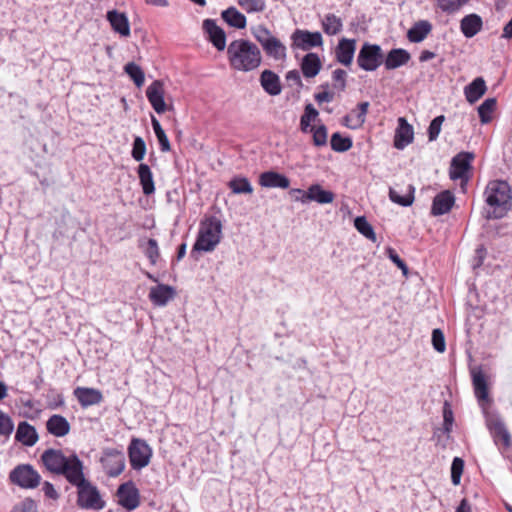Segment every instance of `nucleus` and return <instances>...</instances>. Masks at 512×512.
<instances>
[{
	"label": "nucleus",
	"instance_id": "nucleus-1",
	"mask_svg": "<svg viewBox=\"0 0 512 512\" xmlns=\"http://www.w3.org/2000/svg\"><path fill=\"white\" fill-rule=\"evenodd\" d=\"M227 57L230 67L240 72L256 70L262 63L261 50L247 39L233 40L227 47Z\"/></svg>",
	"mask_w": 512,
	"mask_h": 512
},
{
	"label": "nucleus",
	"instance_id": "nucleus-2",
	"mask_svg": "<svg viewBox=\"0 0 512 512\" xmlns=\"http://www.w3.org/2000/svg\"><path fill=\"white\" fill-rule=\"evenodd\" d=\"M41 461L45 468L56 475L64 476L70 483L84 470L83 462L75 453L66 456L62 450L47 449L41 455Z\"/></svg>",
	"mask_w": 512,
	"mask_h": 512
},
{
	"label": "nucleus",
	"instance_id": "nucleus-3",
	"mask_svg": "<svg viewBox=\"0 0 512 512\" xmlns=\"http://www.w3.org/2000/svg\"><path fill=\"white\" fill-rule=\"evenodd\" d=\"M485 202L490 210L488 219L503 218L511 209L512 193L509 184L503 180L490 181L484 191Z\"/></svg>",
	"mask_w": 512,
	"mask_h": 512
},
{
	"label": "nucleus",
	"instance_id": "nucleus-4",
	"mask_svg": "<svg viewBox=\"0 0 512 512\" xmlns=\"http://www.w3.org/2000/svg\"><path fill=\"white\" fill-rule=\"evenodd\" d=\"M222 236V223L215 217L210 216L200 223L198 237L193 249L210 252L218 245Z\"/></svg>",
	"mask_w": 512,
	"mask_h": 512
},
{
	"label": "nucleus",
	"instance_id": "nucleus-5",
	"mask_svg": "<svg viewBox=\"0 0 512 512\" xmlns=\"http://www.w3.org/2000/svg\"><path fill=\"white\" fill-rule=\"evenodd\" d=\"M70 484L77 488V503L80 507L91 510L104 508L105 501L101 498L97 487L85 478L84 470Z\"/></svg>",
	"mask_w": 512,
	"mask_h": 512
},
{
	"label": "nucleus",
	"instance_id": "nucleus-6",
	"mask_svg": "<svg viewBox=\"0 0 512 512\" xmlns=\"http://www.w3.org/2000/svg\"><path fill=\"white\" fill-rule=\"evenodd\" d=\"M10 481L24 489H34L41 482L40 474L29 464L16 466L9 475Z\"/></svg>",
	"mask_w": 512,
	"mask_h": 512
},
{
	"label": "nucleus",
	"instance_id": "nucleus-7",
	"mask_svg": "<svg viewBox=\"0 0 512 512\" xmlns=\"http://www.w3.org/2000/svg\"><path fill=\"white\" fill-rule=\"evenodd\" d=\"M383 62L382 49L377 44L365 42L357 56V64L364 71H375Z\"/></svg>",
	"mask_w": 512,
	"mask_h": 512
},
{
	"label": "nucleus",
	"instance_id": "nucleus-8",
	"mask_svg": "<svg viewBox=\"0 0 512 512\" xmlns=\"http://www.w3.org/2000/svg\"><path fill=\"white\" fill-rule=\"evenodd\" d=\"M474 154L471 152H460L455 155L450 164L449 176L452 180H460L461 184H466L469 180V171L472 169L471 162Z\"/></svg>",
	"mask_w": 512,
	"mask_h": 512
},
{
	"label": "nucleus",
	"instance_id": "nucleus-9",
	"mask_svg": "<svg viewBox=\"0 0 512 512\" xmlns=\"http://www.w3.org/2000/svg\"><path fill=\"white\" fill-rule=\"evenodd\" d=\"M129 460L131 467L135 470H141L150 463L152 450L150 446L142 439H132L129 447Z\"/></svg>",
	"mask_w": 512,
	"mask_h": 512
},
{
	"label": "nucleus",
	"instance_id": "nucleus-10",
	"mask_svg": "<svg viewBox=\"0 0 512 512\" xmlns=\"http://www.w3.org/2000/svg\"><path fill=\"white\" fill-rule=\"evenodd\" d=\"M100 462L109 477H117L125 468V455L122 450L107 448L103 451Z\"/></svg>",
	"mask_w": 512,
	"mask_h": 512
},
{
	"label": "nucleus",
	"instance_id": "nucleus-11",
	"mask_svg": "<svg viewBox=\"0 0 512 512\" xmlns=\"http://www.w3.org/2000/svg\"><path fill=\"white\" fill-rule=\"evenodd\" d=\"M293 46L301 50H309L313 47H319L323 44V38L320 32H310L308 30L297 29L292 34Z\"/></svg>",
	"mask_w": 512,
	"mask_h": 512
},
{
	"label": "nucleus",
	"instance_id": "nucleus-12",
	"mask_svg": "<svg viewBox=\"0 0 512 512\" xmlns=\"http://www.w3.org/2000/svg\"><path fill=\"white\" fill-rule=\"evenodd\" d=\"M165 90L162 81H153L146 89V96L156 113L162 114L168 110L164 100Z\"/></svg>",
	"mask_w": 512,
	"mask_h": 512
},
{
	"label": "nucleus",
	"instance_id": "nucleus-13",
	"mask_svg": "<svg viewBox=\"0 0 512 512\" xmlns=\"http://www.w3.org/2000/svg\"><path fill=\"white\" fill-rule=\"evenodd\" d=\"M117 495L120 505L128 511H132L139 506V491L132 482L120 485Z\"/></svg>",
	"mask_w": 512,
	"mask_h": 512
},
{
	"label": "nucleus",
	"instance_id": "nucleus-14",
	"mask_svg": "<svg viewBox=\"0 0 512 512\" xmlns=\"http://www.w3.org/2000/svg\"><path fill=\"white\" fill-rule=\"evenodd\" d=\"M355 50L356 40L347 38L340 39L335 49L337 61L344 66H350L354 58Z\"/></svg>",
	"mask_w": 512,
	"mask_h": 512
},
{
	"label": "nucleus",
	"instance_id": "nucleus-15",
	"mask_svg": "<svg viewBox=\"0 0 512 512\" xmlns=\"http://www.w3.org/2000/svg\"><path fill=\"white\" fill-rule=\"evenodd\" d=\"M414 139L413 127L404 117L398 119V127L395 131L394 146L397 149H404Z\"/></svg>",
	"mask_w": 512,
	"mask_h": 512
},
{
	"label": "nucleus",
	"instance_id": "nucleus-16",
	"mask_svg": "<svg viewBox=\"0 0 512 512\" xmlns=\"http://www.w3.org/2000/svg\"><path fill=\"white\" fill-rule=\"evenodd\" d=\"M455 203V197L449 190H444L438 193L432 203L431 214L433 216H440L450 212Z\"/></svg>",
	"mask_w": 512,
	"mask_h": 512
},
{
	"label": "nucleus",
	"instance_id": "nucleus-17",
	"mask_svg": "<svg viewBox=\"0 0 512 512\" xmlns=\"http://www.w3.org/2000/svg\"><path fill=\"white\" fill-rule=\"evenodd\" d=\"M176 295V291L172 286L166 284H158L151 287L149 291V299L155 306H165Z\"/></svg>",
	"mask_w": 512,
	"mask_h": 512
},
{
	"label": "nucleus",
	"instance_id": "nucleus-18",
	"mask_svg": "<svg viewBox=\"0 0 512 512\" xmlns=\"http://www.w3.org/2000/svg\"><path fill=\"white\" fill-rule=\"evenodd\" d=\"M203 28L208 34L209 40L218 51H223L226 47V34L214 20L206 19L203 22Z\"/></svg>",
	"mask_w": 512,
	"mask_h": 512
},
{
	"label": "nucleus",
	"instance_id": "nucleus-19",
	"mask_svg": "<svg viewBox=\"0 0 512 512\" xmlns=\"http://www.w3.org/2000/svg\"><path fill=\"white\" fill-rule=\"evenodd\" d=\"M258 182L263 188L287 189L290 186L288 177L272 170L261 173Z\"/></svg>",
	"mask_w": 512,
	"mask_h": 512
},
{
	"label": "nucleus",
	"instance_id": "nucleus-20",
	"mask_svg": "<svg viewBox=\"0 0 512 512\" xmlns=\"http://www.w3.org/2000/svg\"><path fill=\"white\" fill-rule=\"evenodd\" d=\"M369 102H361L358 104L357 109L352 110L349 114L343 117V125L350 129H358L363 126L366 121V114L369 108Z\"/></svg>",
	"mask_w": 512,
	"mask_h": 512
},
{
	"label": "nucleus",
	"instance_id": "nucleus-21",
	"mask_svg": "<svg viewBox=\"0 0 512 512\" xmlns=\"http://www.w3.org/2000/svg\"><path fill=\"white\" fill-rule=\"evenodd\" d=\"M74 396L84 408L99 404L103 400L101 391L95 388L77 387Z\"/></svg>",
	"mask_w": 512,
	"mask_h": 512
},
{
	"label": "nucleus",
	"instance_id": "nucleus-22",
	"mask_svg": "<svg viewBox=\"0 0 512 512\" xmlns=\"http://www.w3.org/2000/svg\"><path fill=\"white\" fill-rule=\"evenodd\" d=\"M259 80L261 87L267 94L277 96L281 93L282 86L280 78L275 72L266 69L262 71Z\"/></svg>",
	"mask_w": 512,
	"mask_h": 512
},
{
	"label": "nucleus",
	"instance_id": "nucleus-23",
	"mask_svg": "<svg viewBox=\"0 0 512 512\" xmlns=\"http://www.w3.org/2000/svg\"><path fill=\"white\" fill-rule=\"evenodd\" d=\"M304 198L305 199H301L302 203L315 201L319 204H329L333 202L335 195L329 190H324L321 185L313 184L308 188Z\"/></svg>",
	"mask_w": 512,
	"mask_h": 512
},
{
	"label": "nucleus",
	"instance_id": "nucleus-24",
	"mask_svg": "<svg viewBox=\"0 0 512 512\" xmlns=\"http://www.w3.org/2000/svg\"><path fill=\"white\" fill-rule=\"evenodd\" d=\"M410 59L411 55L407 50L394 48L387 53L384 59V65L387 70H394L406 65Z\"/></svg>",
	"mask_w": 512,
	"mask_h": 512
},
{
	"label": "nucleus",
	"instance_id": "nucleus-25",
	"mask_svg": "<svg viewBox=\"0 0 512 512\" xmlns=\"http://www.w3.org/2000/svg\"><path fill=\"white\" fill-rule=\"evenodd\" d=\"M107 20L109 21L112 29L123 37L130 35V24L127 16L117 10L107 12Z\"/></svg>",
	"mask_w": 512,
	"mask_h": 512
},
{
	"label": "nucleus",
	"instance_id": "nucleus-26",
	"mask_svg": "<svg viewBox=\"0 0 512 512\" xmlns=\"http://www.w3.org/2000/svg\"><path fill=\"white\" fill-rule=\"evenodd\" d=\"M15 439L25 446H33L38 440L36 429L26 421L18 424Z\"/></svg>",
	"mask_w": 512,
	"mask_h": 512
},
{
	"label": "nucleus",
	"instance_id": "nucleus-27",
	"mask_svg": "<svg viewBox=\"0 0 512 512\" xmlns=\"http://www.w3.org/2000/svg\"><path fill=\"white\" fill-rule=\"evenodd\" d=\"M47 431L55 437H63L70 431V424L61 415L54 414L46 422Z\"/></svg>",
	"mask_w": 512,
	"mask_h": 512
},
{
	"label": "nucleus",
	"instance_id": "nucleus-28",
	"mask_svg": "<svg viewBox=\"0 0 512 512\" xmlns=\"http://www.w3.org/2000/svg\"><path fill=\"white\" fill-rule=\"evenodd\" d=\"M483 26L482 18L477 14L466 15L460 22V29L467 38L474 37L481 31Z\"/></svg>",
	"mask_w": 512,
	"mask_h": 512
},
{
	"label": "nucleus",
	"instance_id": "nucleus-29",
	"mask_svg": "<svg viewBox=\"0 0 512 512\" xmlns=\"http://www.w3.org/2000/svg\"><path fill=\"white\" fill-rule=\"evenodd\" d=\"M472 382L474 387V393L479 402L488 401L489 391L487 380L484 373L481 370L472 371Z\"/></svg>",
	"mask_w": 512,
	"mask_h": 512
},
{
	"label": "nucleus",
	"instance_id": "nucleus-30",
	"mask_svg": "<svg viewBox=\"0 0 512 512\" xmlns=\"http://www.w3.org/2000/svg\"><path fill=\"white\" fill-rule=\"evenodd\" d=\"M487 87L482 77L475 78L464 88L466 100L473 104L478 101L486 92Z\"/></svg>",
	"mask_w": 512,
	"mask_h": 512
},
{
	"label": "nucleus",
	"instance_id": "nucleus-31",
	"mask_svg": "<svg viewBox=\"0 0 512 512\" xmlns=\"http://www.w3.org/2000/svg\"><path fill=\"white\" fill-rule=\"evenodd\" d=\"M432 30V25L427 20L416 22L407 32V38L412 43L422 42Z\"/></svg>",
	"mask_w": 512,
	"mask_h": 512
},
{
	"label": "nucleus",
	"instance_id": "nucleus-32",
	"mask_svg": "<svg viewBox=\"0 0 512 512\" xmlns=\"http://www.w3.org/2000/svg\"><path fill=\"white\" fill-rule=\"evenodd\" d=\"M321 69V61L316 53H308L303 57L301 71L306 78L315 77Z\"/></svg>",
	"mask_w": 512,
	"mask_h": 512
},
{
	"label": "nucleus",
	"instance_id": "nucleus-33",
	"mask_svg": "<svg viewBox=\"0 0 512 512\" xmlns=\"http://www.w3.org/2000/svg\"><path fill=\"white\" fill-rule=\"evenodd\" d=\"M262 48L266 55L274 60H283L286 57L285 45L275 36L268 39L264 45H262Z\"/></svg>",
	"mask_w": 512,
	"mask_h": 512
},
{
	"label": "nucleus",
	"instance_id": "nucleus-34",
	"mask_svg": "<svg viewBox=\"0 0 512 512\" xmlns=\"http://www.w3.org/2000/svg\"><path fill=\"white\" fill-rule=\"evenodd\" d=\"M137 172L143 193L146 196L153 194L155 191V185L150 167L147 164L141 163L138 166Z\"/></svg>",
	"mask_w": 512,
	"mask_h": 512
},
{
	"label": "nucleus",
	"instance_id": "nucleus-35",
	"mask_svg": "<svg viewBox=\"0 0 512 512\" xmlns=\"http://www.w3.org/2000/svg\"><path fill=\"white\" fill-rule=\"evenodd\" d=\"M223 20L231 27L243 29L246 27V17L234 7H229L221 14Z\"/></svg>",
	"mask_w": 512,
	"mask_h": 512
},
{
	"label": "nucleus",
	"instance_id": "nucleus-36",
	"mask_svg": "<svg viewBox=\"0 0 512 512\" xmlns=\"http://www.w3.org/2000/svg\"><path fill=\"white\" fill-rule=\"evenodd\" d=\"M414 192L415 188L412 185H408L406 188V192L402 195L396 189H389V198L392 202L408 207L411 206L414 201Z\"/></svg>",
	"mask_w": 512,
	"mask_h": 512
},
{
	"label": "nucleus",
	"instance_id": "nucleus-37",
	"mask_svg": "<svg viewBox=\"0 0 512 512\" xmlns=\"http://www.w3.org/2000/svg\"><path fill=\"white\" fill-rule=\"evenodd\" d=\"M322 28L327 35H336L341 32L343 28V22L341 18L335 14L329 13L325 15L324 19L322 20Z\"/></svg>",
	"mask_w": 512,
	"mask_h": 512
},
{
	"label": "nucleus",
	"instance_id": "nucleus-38",
	"mask_svg": "<svg viewBox=\"0 0 512 512\" xmlns=\"http://www.w3.org/2000/svg\"><path fill=\"white\" fill-rule=\"evenodd\" d=\"M497 101L495 98H487L478 107V114L482 124H487L492 120V114L496 109Z\"/></svg>",
	"mask_w": 512,
	"mask_h": 512
},
{
	"label": "nucleus",
	"instance_id": "nucleus-39",
	"mask_svg": "<svg viewBox=\"0 0 512 512\" xmlns=\"http://www.w3.org/2000/svg\"><path fill=\"white\" fill-rule=\"evenodd\" d=\"M234 194H251L253 187L246 177H235L228 183Z\"/></svg>",
	"mask_w": 512,
	"mask_h": 512
},
{
	"label": "nucleus",
	"instance_id": "nucleus-40",
	"mask_svg": "<svg viewBox=\"0 0 512 512\" xmlns=\"http://www.w3.org/2000/svg\"><path fill=\"white\" fill-rule=\"evenodd\" d=\"M151 124H152L153 130L155 132V135L158 139V142L160 144L161 151H163V152L170 151L171 145H170L169 139H168L165 131L163 130L160 122L154 116H151Z\"/></svg>",
	"mask_w": 512,
	"mask_h": 512
},
{
	"label": "nucleus",
	"instance_id": "nucleus-41",
	"mask_svg": "<svg viewBox=\"0 0 512 512\" xmlns=\"http://www.w3.org/2000/svg\"><path fill=\"white\" fill-rule=\"evenodd\" d=\"M354 226L358 232L365 236L367 239L376 242L377 238L374 229L364 216L356 217L354 220Z\"/></svg>",
	"mask_w": 512,
	"mask_h": 512
},
{
	"label": "nucleus",
	"instance_id": "nucleus-42",
	"mask_svg": "<svg viewBox=\"0 0 512 512\" xmlns=\"http://www.w3.org/2000/svg\"><path fill=\"white\" fill-rule=\"evenodd\" d=\"M352 140L349 137H343L340 133H333L330 140L332 150L336 152H345L352 147Z\"/></svg>",
	"mask_w": 512,
	"mask_h": 512
},
{
	"label": "nucleus",
	"instance_id": "nucleus-43",
	"mask_svg": "<svg viewBox=\"0 0 512 512\" xmlns=\"http://www.w3.org/2000/svg\"><path fill=\"white\" fill-rule=\"evenodd\" d=\"M125 72L134 81L137 87H141L145 81V75L141 67L134 62H129L124 67Z\"/></svg>",
	"mask_w": 512,
	"mask_h": 512
},
{
	"label": "nucleus",
	"instance_id": "nucleus-44",
	"mask_svg": "<svg viewBox=\"0 0 512 512\" xmlns=\"http://www.w3.org/2000/svg\"><path fill=\"white\" fill-rule=\"evenodd\" d=\"M238 5L248 14L262 13L266 9L265 0H237Z\"/></svg>",
	"mask_w": 512,
	"mask_h": 512
},
{
	"label": "nucleus",
	"instance_id": "nucleus-45",
	"mask_svg": "<svg viewBox=\"0 0 512 512\" xmlns=\"http://www.w3.org/2000/svg\"><path fill=\"white\" fill-rule=\"evenodd\" d=\"M318 116V111L313 107L312 104H307L305 106L304 114L301 116L300 119V128L301 131L304 133H307L310 131L311 128V121L315 120V118Z\"/></svg>",
	"mask_w": 512,
	"mask_h": 512
},
{
	"label": "nucleus",
	"instance_id": "nucleus-46",
	"mask_svg": "<svg viewBox=\"0 0 512 512\" xmlns=\"http://www.w3.org/2000/svg\"><path fill=\"white\" fill-rule=\"evenodd\" d=\"M490 429L493 431L495 436L503 442L505 446L510 445L511 437L502 421L495 420L491 422Z\"/></svg>",
	"mask_w": 512,
	"mask_h": 512
},
{
	"label": "nucleus",
	"instance_id": "nucleus-47",
	"mask_svg": "<svg viewBox=\"0 0 512 512\" xmlns=\"http://www.w3.org/2000/svg\"><path fill=\"white\" fill-rule=\"evenodd\" d=\"M438 7L447 13H454L458 11L468 0H436Z\"/></svg>",
	"mask_w": 512,
	"mask_h": 512
},
{
	"label": "nucleus",
	"instance_id": "nucleus-48",
	"mask_svg": "<svg viewBox=\"0 0 512 512\" xmlns=\"http://www.w3.org/2000/svg\"><path fill=\"white\" fill-rule=\"evenodd\" d=\"M251 34L253 37L260 43V45H264V43L273 37L271 31L264 25H257L251 28Z\"/></svg>",
	"mask_w": 512,
	"mask_h": 512
},
{
	"label": "nucleus",
	"instance_id": "nucleus-49",
	"mask_svg": "<svg viewBox=\"0 0 512 512\" xmlns=\"http://www.w3.org/2000/svg\"><path fill=\"white\" fill-rule=\"evenodd\" d=\"M144 253L152 265L157 263L160 253L157 241L155 239L150 238L147 241Z\"/></svg>",
	"mask_w": 512,
	"mask_h": 512
},
{
	"label": "nucleus",
	"instance_id": "nucleus-50",
	"mask_svg": "<svg viewBox=\"0 0 512 512\" xmlns=\"http://www.w3.org/2000/svg\"><path fill=\"white\" fill-rule=\"evenodd\" d=\"M463 469H464V461L459 457H455L453 459L452 465H451V481L454 485L460 484Z\"/></svg>",
	"mask_w": 512,
	"mask_h": 512
},
{
	"label": "nucleus",
	"instance_id": "nucleus-51",
	"mask_svg": "<svg viewBox=\"0 0 512 512\" xmlns=\"http://www.w3.org/2000/svg\"><path fill=\"white\" fill-rule=\"evenodd\" d=\"M14 430L11 417L0 409V436L8 437Z\"/></svg>",
	"mask_w": 512,
	"mask_h": 512
},
{
	"label": "nucleus",
	"instance_id": "nucleus-52",
	"mask_svg": "<svg viewBox=\"0 0 512 512\" xmlns=\"http://www.w3.org/2000/svg\"><path fill=\"white\" fill-rule=\"evenodd\" d=\"M313 134V143L315 146H324L327 143V129L324 125L318 127H311L310 131Z\"/></svg>",
	"mask_w": 512,
	"mask_h": 512
},
{
	"label": "nucleus",
	"instance_id": "nucleus-53",
	"mask_svg": "<svg viewBox=\"0 0 512 512\" xmlns=\"http://www.w3.org/2000/svg\"><path fill=\"white\" fill-rule=\"evenodd\" d=\"M145 154H146L145 141L140 136L135 137L134 142H133L132 152H131L133 159L138 162L142 161Z\"/></svg>",
	"mask_w": 512,
	"mask_h": 512
},
{
	"label": "nucleus",
	"instance_id": "nucleus-54",
	"mask_svg": "<svg viewBox=\"0 0 512 512\" xmlns=\"http://www.w3.org/2000/svg\"><path fill=\"white\" fill-rule=\"evenodd\" d=\"M444 120H445L444 115H439L431 121L429 128H428L429 141H435L438 138V136L441 132V127H442Z\"/></svg>",
	"mask_w": 512,
	"mask_h": 512
},
{
	"label": "nucleus",
	"instance_id": "nucleus-55",
	"mask_svg": "<svg viewBox=\"0 0 512 512\" xmlns=\"http://www.w3.org/2000/svg\"><path fill=\"white\" fill-rule=\"evenodd\" d=\"M432 344L437 352L443 353L445 351V337L441 329L437 328L432 331Z\"/></svg>",
	"mask_w": 512,
	"mask_h": 512
},
{
	"label": "nucleus",
	"instance_id": "nucleus-56",
	"mask_svg": "<svg viewBox=\"0 0 512 512\" xmlns=\"http://www.w3.org/2000/svg\"><path fill=\"white\" fill-rule=\"evenodd\" d=\"M453 421H454L453 411H452L450 405L447 402H445L444 407H443V426H444V431L446 433L451 432Z\"/></svg>",
	"mask_w": 512,
	"mask_h": 512
},
{
	"label": "nucleus",
	"instance_id": "nucleus-57",
	"mask_svg": "<svg viewBox=\"0 0 512 512\" xmlns=\"http://www.w3.org/2000/svg\"><path fill=\"white\" fill-rule=\"evenodd\" d=\"M389 259L403 272L404 275L408 274V267L406 263L400 258L396 251L389 247L386 250Z\"/></svg>",
	"mask_w": 512,
	"mask_h": 512
},
{
	"label": "nucleus",
	"instance_id": "nucleus-58",
	"mask_svg": "<svg viewBox=\"0 0 512 512\" xmlns=\"http://www.w3.org/2000/svg\"><path fill=\"white\" fill-rule=\"evenodd\" d=\"M346 72L342 69H336L333 71L332 78L335 82L339 83L338 88L344 90L346 87Z\"/></svg>",
	"mask_w": 512,
	"mask_h": 512
},
{
	"label": "nucleus",
	"instance_id": "nucleus-59",
	"mask_svg": "<svg viewBox=\"0 0 512 512\" xmlns=\"http://www.w3.org/2000/svg\"><path fill=\"white\" fill-rule=\"evenodd\" d=\"M42 490L45 496L49 499L57 500L59 498V493L56 491L55 487L50 482H44Z\"/></svg>",
	"mask_w": 512,
	"mask_h": 512
},
{
	"label": "nucleus",
	"instance_id": "nucleus-60",
	"mask_svg": "<svg viewBox=\"0 0 512 512\" xmlns=\"http://www.w3.org/2000/svg\"><path fill=\"white\" fill-rule=\"evenodd\" d=\"M286 80L297 85L298 87H302V80L298 70L288 71L286 74Z\"/></svg>",
	"mask_w": 512,
	"mask_h": 512
},
{
	"label": "nucleus",
	"instance_id": "nucleus-61",
	"mask_svg": "<svg viewBox=\"0 0 512 512\" xmlns=\"http://www.w3.org/2000/svg\"><path fill=\"white\" fill-rule=\"evenodd\" d=\"M315 100L318 103L331 102L333 100V94L328 91H323L315 95Z\"/></svg>",
	"mask_w": 512,
	"mask_h": 512
},
{
	"label": "nucleus",
	"instance_id": "nucleus-62",
	"mask_svg": "<svg viewBox=\"0 0 512 512\" xmlns=\"http://www.w3.org/2000/svg\"><path fill=\"white\" fill-rule=\"evenodd\" d=\"M501 37L504 39H512V18L504 26Z\"/></svg>",
	"mask_w": 512,
	"mask_h": 512
},
{
	"label": "nucleus",
	"instance_id": "nucleus-63",
	"mask_svg": "<svg viewBox=\"0 0 512 512\" xmlns=\"http://www.w3.org/2000/svg\"><path fill=\"white\" fill-rule=\"evenodd\" d=\"M455 512H471V506L466 498L461 500Z\"/></svg>",
	"mask_w": 512,
	"mask_h": 512
},
{
	"label": "nucleus",
	"instance_id": "nucleus-64",
	"mask_svg": "<svg viewBox=\"0 0 512 512\" xmlns=\"http://www.w3.org/2000/svg\"><path fill=\"white\" fill-rule=\"evenodd\" d=\"M290 194L294 197L296 201H300L301 199H305L304 196L306 195V192L299 188H294L290 190Z\"/></svg>",
	"mask_w": 512,
	"mask_h": 512
}]
</instances>
